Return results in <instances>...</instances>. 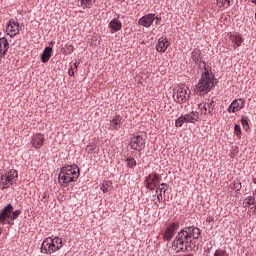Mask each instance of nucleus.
Segmentation results:
<instances>
[{
	"mask_svg": "<svg viewBox=\"0 0 256 256\" xmlns=\"http://www.w3.org/2000/svg\"><path fill=\"white\" fill-rule=\"evenodd\" d=\"M206 221H207V223H213L215 221V218H213L212 216H208L206 218Z\"/></svg>",
	"mask_w": 256,
	"mask_h": 256,
	"instance_id": "43",
	"label": "nucleus"
},
{
	"mask_svg": "<svg viewBox=\"0 0 256 256\" xmlns=\"http://www.w3.org/2000/svg\"><path fill=\"white\" fill-rule=\"evenodd\" d=\"M245 108V100L238 98L232 101L228 107V113H237Z\"/></svg>",
	"mask_w": 256,
	"mask_h": 256,
	"instance_id": "12",
	"label": "nucleus"
},
{
	"mask_svg": "<svg viewBox=\"0 0 256 256\" xmlns=\"http://www.w3.org/2000/svg\"><path fill=\"white\" fill-rule=\"evenodd\" d=\"M152 177H150L149 182L154 184V187H157V183H159V181H161V176H159V174L154 173L151 174Z\"/></svg>",
	"mask_w": 256,
	"mask_h": 256,
	"instance_id": "27",
	"label": "nucleus"
},
{
	"mask_svg": "<svg viewBox=\"0 0 256 256\" xmlns=\"http://www.w3.org/2000/svg\"><path fill=\"white\" fill-rule=\"evenodd\" d=\"M6 31L8 32L7 35H9L11 39L17 35V30H15V27L13 26V19L8 21L6 25Z\"/></svg>",
	"mask_w": 256,
	"mask_h": 256,
	"instance_id": "23",
	"label": "nucleus"
},
{
	"mask_svg": "<svg viewBox=\"0 0 256 256\" xmlns=\"http://www.w3.org/2000/svg\"><path fill=\"white\" fill-rule=\"evenodd\" d=\"M0 235H1V230H0Z\"/></svg>",
	"mask_w": 256,
	"mask_h": 256,
	"instance_id": "54",
	"label": "nucleus"
},
{
	"mask_svg": "<svg viewBox=\"0 0 256 256\" xmlns=\"http://www.w3.org/2000/svg\"><path fill=\"white\" fill-rule=\"evenodd\" d=\"M52 241L54 242V245H55V247H59V249H61V247H63V240L61 239V238H59V237H54L53 239H52Z\"/></svg>",
	"mask_w": 256,
	"mask_h": 256,
	"instance_id": "34",
	"label": "nucleus"
},
{
	"mask_svg": "<svg viewBox=\"0 0 256 256\" xmlns=\"http://www.w3.org/2000/svg\"><path fill=\"white\" fill-rule=\"evenodd\" d=\"M108 27L111 29V31H114V33H117L123 29V23L120 22L119 15L117 18H114L109 22Z\"/></svg>",
	"mask_w": 256,
	"mask_h": 256,
	"instance_id": "17",
	"label": "nucleus"
},
{
	"mask_svg": "<svg viewBox=\"0 0 256 256\" xmlns=\"http://www.w3.org/2000/svg\"><path fill=\"white\" fill-rule=\"evenodd\" d=\"M165 187H167V183L160 184V188H159L160 193H167V188Z\"/></svg>",
	"mask_w": 256,
	"mask_h": 256,
	"instance_id": "38",
	"label": "nucleus"
},
{
	"mask_svg": "<svg viewBox=\"0 0 256 256\" xmlns=\"http://www.w3.org/2000/svg\"><path fill=\"white\" fill-rule=\"evenodd\" d=\"M73 51H75V47H73V45H68L66 48L67 54L71 55V53H73Z\"/></svg>",
	"mask_w": 256,
	"mask_h": 256,
	"instance_id": "39",
	"label": "nucleus"
},
{
	"mask_svg": "<svg viewBox=\"0 0 256 256\" xmlns=\"http://www.w3.org/2000/svg\"><path fill=\"white\" fill-rule=\"evenodd\" d=\"M93 0H81V7H84V9H91L93 7Z\"/></svg>",
	"mask_w": 256,
	"mask_h": 256,
	"instance_id": "31",
	"label": "nucleus"
},
{
	"mask_svg": "<svg viewBox=\"0 0 256 256\" xmlns=\"http://www.w3.org/2000/svg\"><path fill=\"white\" fill-rule=\"evenodd\" d=\"M17 177H19V172H17V170L15 169H10L6 172V181L7 183H13Z\"/></svg>",
	"mask_w": 256,
	"mask_h": 256,
	"instance_id": "22",
	"label": "nucleus"
},
{
	"mask_svg": "<svg viewBox=\"0 0 256 256\" xmlns=\"http://www.w3.org/2000/svg\"><path fill=\"white\" fill-rule=\"evenodd\" d=\"M251 3H253L254 5H256V0H250Z\"/></svg>",
	"mask_w": 256,
	"mask_h": 256,
	"instance_id": "50",
	"label": "nucleus"
},
{
	"mask_svg": "<svg viewBox=\"0 0 256 256\" xmlns=\"http://www.w3.org/2000/svg\"><path fill=\"white\" fill-rule=\"evenodd\" d=\"M215 85H217V79H215V74H204L203 76H200V79L195 86V93L196 95L203 97V95L211 93Z\"/></svg>",
	"mask_w": 256,
	"mask_h": 256,
	"instance_id": "3",
	"label": "nucleus"
},
{
	"mask_svg": "<svg viewBox=\"0 0 256 256\" xmlns=\"http://www.w3.org/2000/svg\"><path fill=\"white\" fill-rule=\"evenodd\" d=\"M199 122V112L197 111H192L187 114H182L180 117H178L175 121V126L176 127H183L184 123H193L196 124Z\"/></svg>",
	"mask_w": 256,
	"mask_h": 256,
	"instance_id": "5",
	"label": "nucleus"
},
{
	"mask_svg": "<svg viewBox=\"0 0 256 256\" xmlns=\"http://www.w3.org/2000/svg\"><path fill=\"white\" fill-rule=\"evenodd\" d=\"M55 251H59V246H55L53 238H46L41 244V253L51 255Z\"/></svg>",
	"mask_w": 256,
	"mask_h": 256,
	"instance_id": "7",
	"label": "nucleus"
},
{
	"mask_svg": "<svg viewBox=\"0 0 256 256\" xmlns=\"http://www.w3.org/2000/svg\"><path fill=\"white\" fill-rule=\"evenodd\" d=\"M243 186L241 185V181L239 180H235L233 183H232V186H231V189H233L234 191H236V193H238V191H241V188Z\"/></svg>",
	"mask_w": 256,
	"mask_h": 256,
	"instance_id": "30",
	"label": "nucleus"
},
{
	"mask_svg": "<svg viewBox=\"0 0 256 256\" xmlns=\"http://www.w3.org/2000/svg\"><path fill=\"white\" fill-rule=\"evenodd\" d=\"M15 31H16V35H19V31H21V26L16 27Z\"/></svg>",
	"mask_w": 256,
	"mask_h": 256,
	"instance_id": "47",
	"label": "nucleus"
},
{
	"mask_svg": "<svg viewBox=\"0 0 256 256\" xmlns=\"http://www.w3.org/2000/svg\"><path fill=\"white\" fill-rule=\"evenodd\" d=\"M179 229V222H172L164 230L163 239L164 241H171L175 237V232Z\"/></svg>",
	"mask_w": 256,
	"mask_h": 256,
	"instance_id": "10",
	"label": "nucleus"
},
{
	"mask_svg": "<svg viewBox=\"0 0 256 256\" xmlns=\"http://www.w3.org/2000/svg\"><path fill=\"white\" fill-rule=\"evenodd\" d=\"M191 59L194 65L201 63V61H203V53L201 52V49L195 48L191 52Z\"/></svg>",
	"mask_w": 256,
	"mask_h": 256,
	"instance_id": "19",
	"label": "nucleus"
},
{
	"mask_svg": "<svg viewBox=\"0 0 256 256\" xmlns=\"http://www.w3.org/2000/svg\"><path fill=\"white\" fill-rule=\"evenodd\" d=\"M233 0H217V3H220V7H225V5H228V7H231V3Z\"/></svg>",
	"mask_w": 256,
	"mask_h": 256,
	"instance_id": "35",
	"label": "nucleus"
},
{
	"mask_svg": "<svg viewBox=\"0 0 256 256\" xmlns=\"http://www.w3.org/2000/svg\"><path fill=\"white\" fill-rule=\"evenodd\" d=\"M214 256H227V251L225 250H221V249H217L214 253Z\"/></svg>",
	"mask_w": 256,
	"mask_h": 256,
	"instance_id": "36",
	"label": "nucleus"
},
{
	"mask_svg": "<svg viewBox=\"0 0 256 256\" xmlns=\"http://www.w3.org/2000/svg\"><path fill=\"white\" fill-rule=\"evenodd\" d=\"M12 204H7L0 211V223L6 225H15V220L19 219V215H21V210H13Z\"/></svg>",
	"mask_w": 256,
	"mask_h": 256,
	"instance_id": "4",
	"label": "nucleus"
},
{
	"mask_svg": "<svg viewBox=\"0 0 256 256\" xmlns=\"http://www.w3.org/2000/svg\"><path fill=\"white\" fill-rule=\"evenodd\" d=\"M201 237V229L195 226H188L181 229L176 235L172 242V247L176 253H181V251H193L195 249V244L193 239H199Z\"/></svg>",
	"mask_w": 256,
	"mask_h": 256,
	"instance_id": "1",
	"label": "nucleus"
},
{
	"mask_svg": "<svg viewBox=\"0 0 256 256\" xmlns=\"http://www.w3.org/2000/svg\"><path fill=\"white\" fill-rule=\"evenodd\" d=\"M254 211H256V204H254V207H251Z\"/></svg>",
	"mask_w": 256,
	"mask_h": 256,
	"instance_id": "51",
	"label": "nucleus"
},
{
	"mask_svg": "<svg viewBox=\"0 0 256 256\" xmlns=\"http://www.w3.org/2000/svg\"><path fill=\"white\" fill-rule=\"evenodd\" d=\"M196 67H198L199 71H201V77L204 75H214L213 74V68L211 66H208L205 61L198 62V64H194Z\"/></svg>",
	"mask_w": 256,
	"mask_h": 256,
	"instance_id": "16",
	"label": "nucleus"
},
{
	"mask_svg": "<svg viewBox=\"0 0 256 256\" xmlns=\"http://www.w3.org/2000/svg\"><path fill=\"white\" fill-rule=\"evenodd\" d=\"M230 41L234 43V49H237V47H241V43H243V36L239 33H233L230 35Z\"/></svg>",
	"mask_w": 256,
	"mask_h": 256,
	"instance_id": "21",
	"label": "nucleus"
},
{
	"mask_svg": "<svg viewBox=\"0 0 256 256\" xmlns=\"http://www.w3.org/2000/svg\"><path fill=\"white\" fill-rule=\"evenodd\" d=\"M153 23H155V14L154 13L146 14V15L142 16L141 18H139V20H138V25H140L141 27H145L146 29H149V27H151V25H153Z\"/></svg>",
	"mask_w": 256,
	"mask_h": 256,
	"instance_id": "11",
	"label": "nucleus"
},
{
	"mask_svg": "<svg viewBox=\"0 0 256 256\" xmlns=\"http://www.w3.org/2000/svg\"><path fill=\"white\" fill-rule=\"evenodd\" d=\"M252 183L256 185V173L252 176Z\"/></svg>",
	"mask_w": 256,
	"mask_h": 256,
	"instance_id": "46",
	"label": "nucleus"
},
{
	"mask_svg": "<svg viewBox=\"0 0 256 256\" xmlns=\"http://www.w3.org/2000/svg\"><path fill=\"white\" fill-rule=\"evenodd\" d=\"M73 66H74V69L77 70L78 67H79V62H75V63L73 64Z\"/></svg>",
	"mask_w": 256,
	"mask_h": 256,
	"instance_id": "48",
	"label": "nucleus"
},
{
	"mask_svg": "<svg viewBox=\"0 0 256 256\" xmlns=\"http://www.w3.org/2000/svg\"><path fill=\"white\" fill-rule=\"evenodd\" d=\"M113 185V182L111 181H104L102 185L100 186L101 191L103 193H109L111 191V186Z\"/></svg>",
	"mask_w": 256,
	"mask_h": 256,
	"instance_id": "25",
	"label": "nucleus"
},
{
	"mask_svg": "<svg viewBox=\"0 0 256 256\" xmlns=\"http://www.w3.org/2000/svg\"><path fill=\"white\" fill-rule=\"evenodd\" d=\"M30 143L32 147H34V149H41V147H43V145L45 144V135L41 133L34 134L31 137Z\"/></svg>",
	"mask_w": 256,
	"mask_h": 256,
	"instance_id": "13",
	"label": "nucleus"
},
{
	"mask_svg": "<svg viewBox=\"0 0 256 256\" xmlns=\"http://www.w3.org/2000/svg\"><path fill=\"white\" fill-rule=\"evenodd\" d=\"M207 111H209V107H207Z\"/></svg>",
	"mask_w": 256,
	"mask_h": 256,
	"instance_id": "53",
	"label": "nucleus"
},
{
	"mask_svg": "<svg viewBox=\"0 0 256 256\" xmlns=\"http://www.w3.org/2000/svg\"><path fill=\"white\" fill-rule=\"evenodd\" d=\"M173 99L175 103H178L179 105H183V103H187L189 101V95L187 94V89L185 88H178L176 92L173 94Z\"/></svg>",
	"mask_w": 256,
	"mask_h": 256,
	"instance_id": "8",
	"label": "nucleus"
},
{
	"mask_svg": "<svg viewBox=\"0 0 256 256\" xmlns=\"http://www.w3.org/2000/svg\"><path fill=\"white\" fill-rule=\"evenodd\" d=\"M240 121L244 131H249V117L242 115Z\"/></svg>",
	"mask_w": 256,
	"mask_h": 256,
	"instance_id": "26",
	"label": "nucleus"
},
{
	"mask_svg": "<svg viewBox=\"0 0 256 256\" xmlns=\"http://www.w3.org/2000/svg\"><path fill=\"white\" fill-rule=\"evenodd\" d=\"M9 51V40L7 38H0V57H5Z\"/></svg>",
	"mask_w": 256,
	"mask_h": 256,
	"instance_id": "20",
	"label": "nucleus"
},
{
	"mask_svg": "<svg viewBox=\"0 0 256 256\" xmlns=\"http://www.w3.org/2000/svg\"><path fill=\"white\" fill-rule=\"evenodd\" d=\"M145 145H146V140H145V137H143V135L136 134L130 138V143H129L130 149H132V151H138L140 156H141V151L145 149Z\"/></svg>",
	"mask_w": 256,
	"mask_h": 256,
	"instance_id": "6",
	"label": "nucleus"
},
{
	"mask_svg": "<svg viewBox=\"0 0 256 256\" xmlns=\"http://www.w3.org/2000/svg\"><path fill=\"white\" fill-rule=\"evenodd\" d=\"M215 105V101L211 100L210 102L198 104V109L201 111V115H210V117H213Z\"/></svg>",
	"mask_w": 256,
	"mask_h": 256,
	"instance_id": "9",
	"label": "nucleus"
},
{
	"mask_svg": "<svg viewBox=\"0 0 256 256\" xmlns=\"http://www.w3.org/2000/svg\"><path fill=\"white\" fill-rule=\"evenodd\" d=\"M95 149H97V144L95 142H91L86 146L85 151L86 153L91 154Z\"/></svg>",
	"mask_w": 256,
	"mask_h": 256,
	"instance_id": "29",
	"label": "nucleus"
},
{
	"mask_svg": "<svg viewBox=\"0 0 256 256\" xmlns=\"http://www.w3.org/2000/svg\"><path fill=\"white\" fill-rule=\"evenodd\" d=\"M49 45L51 46H46L40 55L42 63H49V59H51V55L53 54V45H55V42L51 41Z\"/></svg>",
	"mask_w": 256,
	"mask_h": 256,
	"instance_id": "14",
	"label": "nucleus"
},
{
	"mask_svg": "<svg viewBox=\"0 0 256 256\" xmlns=\"http://www.w3.org/2000/svg\"><path fill=\"white\" fill-rule=\"evenodd\" d=\"M3 183V188L2 189H9L11 187V185H13V182H7V179L5 178Z\"/></svg>",
	"mask_w": 256,
	"mask_h": 256,
	"instance_id": "37",
	"label": "nucleus"
},
{
	"mask_svg": "<svg viewBox=\"0 0 256 256\" xmlns=\"http://www.w3.org/2000/svg\"><path fill=\"white\" fill-rule=\"evenodd\" d=\"M159 193V191L158 190H156V194H158Z\"/></svg>",
	"mask_w": 256,
	"mask_h": 256,
	"instance_id": "52",
	"label": "nucleus"
},
{
	"mask_svg": "<svg viewBox=\"0 0 256 256\" xmlns=\"http://www.w3.org/2000/svg\"><path fill=\"white\" fill-rule=\"evenodd\" d=\"M241 125L235 124L234 125V135H236L237 139H241L242 135Z\"/></svg>",
	"mask_w": 256,
	"mask_h": 256,
	"instance_id": "32",
	"label": "nucleus"
},
{
	"mask_svg": "<svg viewBox=\"0 0 256 256\" xmlns=\"http://www.w3.org/2000/svg\"><path fill=\"white\" fill-rule=\"evenodd\" d=\"M245 201H246V205H248V206L255 205V203H256L255 196H247L245 198Z\"/></svg>",
	"mask_w": 256,
	"mask_h": 256,
	"instance_id": "33",
	"label": "nucleus"
},
{
	"mask_svg": "<svg viewBox=\"0 0 256 256\" xmlns=\"http://www.w3.org/2000/svg\"><path fill=\"white\" fill-rule=\"evenodd\" d=\"M68 75L69 77H73L75 75V68H73V66L70 67Z\"/></svg>",
	"mask_w": 256,
	"mask_h": 256,
	"instance_id": "41",
	"label": "nucleus"
},
{
	"mask_svg": "<svg viewBox=\"0 0 256 256\" xmlns=\"http://www.w3.org/2000/svg\"><path fill=\"white\" fill-rule=\"evenodd\" d=\"M162 197H163V193L160 192L159 194H157V199H158L159 203H161Z\"/></svg>",
	"mask_w": 256,
	"mask_h": 256,
	"instance_id": "44",
	"label": "nucleus"
},
{
	"mask_svg": "<svg viewBox=\"0 0 256 256\" xmlns=\"http://www.w3.org/2000/svg\"><path fill=\"white\" fill-rule=\"evenodd\" d=\"M121 123H123V117H121V115L114 116L110 121L112 131H119V129H121Z\"/></svg>",
	"mask_w": 256,
	"mask_h": 256,
	"instance_id": "18",
	"label": "nucleus"
},
{
	"mask_svg": "<svg viewBox=\"0 0 256 256\" xmlns=\"http://www.w3.org/2000/svg\"><path fill=\"white\" fill-rule=\"evenodd\" d=\"M19 22H15V20H12V26L19 27Z\"/></svg>",
	"mask_w": 256,
	"mask_h": 256,
	"instance_id": "45",
	"label": "nucleus"
},
{
	"mask_svg": "<svg viewBox=\"0 0 256 256\" xmlns=\"http://www.w3.org/2000/svg\"><path fill=\"white\" fill-rule=\"evenodd\" d=\"M169 45H171V42H169V39L161 37L158 40V43L156 44V50L158 53H165L167 49H169Z\"/></svg>",
	"mask_w": 256,
	"mask_h": 256,
	"instance_id": "15",
	"label": "nucleus"
},
{
	"mask_svg": "<svg viewBox=\"0 0 256 256\" xmlns=\"http://www.w3.org/2000/svg\"><path fill=\"white\" fill-rule=\"evenodd\" d=\"M81 175V169L76 164H67L60 168L58 181L62 187H67L69 183H75Z\"/></svg>",
	"mask_w": 256,
	"mask_h": 256,
	"instance_id": "2",
	"label": "nucleus"
},
{
	"mask_svg": "<svg viewBox=\"0 0 256 256\" xmlns=\"http://www.w3.org/2000/svg\"><path fill=\"white\" fill-rule=\"evenodd\" d=\"M5 175H1V181H2V183L5 181Z\"/></svg>",
	"mask_w": 256,
	"mask_h": 256,
	"instance_id": "49",
	"label": "nucleus"
},
{
	"mask_svg": "<svg viewBox=\"0 0 256 256\" xmlns=\"http://www.w3.org/2000/svg\"><path fill=\"white\" fill-rule=\"evenodd\" d=\"M154 21L155 25H159V23L161 22V16H157L154 14Z\"/></svg>",
	"mask_w": 256,
	"mask_h": 256,
	"instance_id": "42",
	"label": "nucleus"
},
{
	"mask_svg": "<svg viewBox=\"0 0 256 256\" xmlns=\"http://www.w3.org/2000/svg\"><path fill=\"white\" fill-rule=\"evenodd\" d=\"M153 177L152 174H149L148 176H146L145 181H144V185L146 187V189H148L149 191H155V184L151 183L149 181V179H151Z\"/></svg>",
	"mask_w": 256,
	"mask_h": 256,
	"instance_id": "24",
	"label": "nucleus"
},
{
	"mask_svg": "<svg viewBox=\"0 0 256 256\" xmlns=\"http://www.w3.org/2000/svg\"><path fill=\"white\" fill-rule=\"evenodd\" d=\"M127 162V167H129V169H133L134 167H137V161L135 160V158L129 156L126 159Z\"/></svg>",
	"mask_w": 256,
	"mask_h": 256,
	"instance_id": "28",
	"label": "nucleus"
},
{
	"mask_svg": "<svg viewBox=\"0 0 256 256\" xmlns=\"http://www.w3.org/2000/svg\"><path fill=\"white\" fill-rule=\"evenodd\" d=\"M41 201H42L43 203H47V201H49V195L44 192V193L42 194Z\"/></svg>",
	"mask_w": 256,
	"mask_h": 256,
	"instance_id": "40",
	"label": "nucleus"
}]
</instances>
